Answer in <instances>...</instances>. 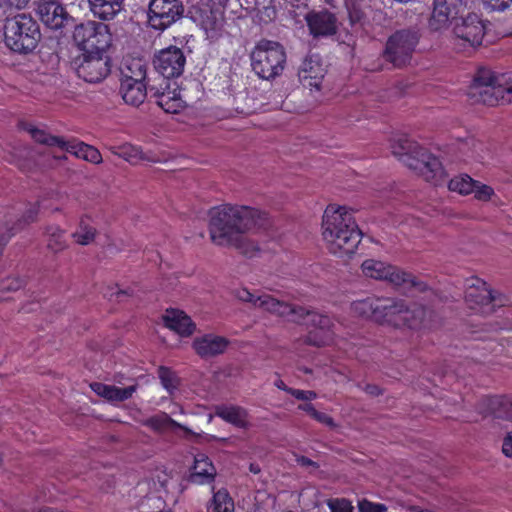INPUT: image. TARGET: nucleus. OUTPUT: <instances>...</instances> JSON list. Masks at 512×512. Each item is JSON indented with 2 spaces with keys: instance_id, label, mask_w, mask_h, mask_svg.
<instances>
[{
  "instance_id": "51",
  "label": "nucleus",
  "mask_w": 512,
  "mask_h": 512,
  "mask_svg": "<svg viewBox=\"0 0 512 512\" xmlns=\"http://www.w3.org/2000/svg\"><path fill=\"white\" fill-rule=\"evenodd\" d=\"M259 294H253L251 293L250 291H248L247 289L245 288H241V289H238L235 291V296L240 300V301H243V302H247V303H250L252 304L253 307L256 308L257 306V296Z\"/></svg>"
},
{
  "instance_id": "52",
  "label": "nucleus",
  "mask_w": 512,
  "mask_h": 512,
  "mask_svg": "<svg viewBox=\"0 0 512 512\" xmlns=\"http://www.w3.org/2000/svg\"><path fill=\"white\" fill-rule=\"evenodd\" d=\"M483 3L493 11H504L512 5V0H483Z\"/></svg>"
},
{
  "instance_id": "4",
  "label": "nucleus",
  "mask_w": 512,
  "mask_h": 512,
  "mask_svg": "<svg viewBox=\"0 0 512 512\" xmlns=\"http://www.w3.org/2000/svg\"><path fill=\"white\" fill-rule=\"evenodd\" d=\"M3 31L5 45L20 54L34 51L41 40L38 23L25 13L6 18Z\"/></svg>"
},
{
  "instance_id": "57",
  "label": "nucleus",
  "mask_w": 512,
  "mask_h": 512,
  "mask_svg": "<svg viewBox=\"0 0 512 512\" xmlns=\"http://www.w3.org/2000/svg\"><path fill=\"white\" fill-rule=\"evenodd\" d=\"M23 285V280L19 278L6 279L2 284V289L7 291H17Z\"/></svg>"
},
{
  "instance_id": "16",
  "label": "nucleus",
  "mask_w": 512,
  "mask_h": 512,
  "mask_svg": "<svg viewBox=\"0 0 512 512\" xmlns=\"http://www.w3.org/2000/svg\"><path fill=\"white\" fill-rule=\"evenodd\" d=\"M37 13L41 22L52 30L62 29L69 21L65 8L55 0H40Z\"/></svg>"
},
{
  "instance_id": "3",
  "label": "nucleus",
  "mask_w": 512,
  "mask_h": 512,
  "mask_svg": "<svg viewBox=\"0 0 512 512\" xmlns=\"http://www.w3.org/2000/svg\"><path fill=\"white\" fill-rule=\"evenodd\" d=\"M469 96L490 106L512 103V71L496 74L479 70L469 87Z\"/></svg>"
},
{
  "instance_id": "19",
  "label": "nucleus",
  "mask_w": 512,
  "mask_h": 512,
  "mask_svg": "<svg viewBox=\"0 0 512 512\" xmlns=\"http://www.w3.org/2000/svg\"><path fill=\"white\" fill-rule=\"evenodd\" d=\"M458 10L455 3H448L447 0H435L431 17L429 19V28L432 31L441 32L447 29L450 24L457 20Z\"/></svg>"
},
{
  "instance_id": "1",
  "label": "nucleus",
  "mask_w": 512,
  "mask_h": 512,
  "mask_svg": "<svg viewBox=\"0 0 512 512\" xmlns=\"http://www.w3.org/2000/svg\"><path fill=\"white\" fill-rule=\"evenodd\" d=\"M209 234L218 246L234 247L252 256L257 250L246 234L253 229H267L271 221L266 212L242 205L224 204L209 210Z\"/></svg>"
},
{
  "instance_id": "20",
  "label": "nucleus",
  "mask_w": 512,
  "mask_h": 512,
  "mask_svg": "<svg viewBox=\"0 0 512 512\" xmlns=\"http://www.w3.org/2000/svg\"><path fill=\"white\" fill-rule=\"evenodd\" d=\"M305 20L314 36H329L337 31V19L328 10L311 11L305 16Z\"/></svg>"
},
{
  "instance_id": "10",
  "label": "nucleus",
  "mask_w": 512,
  "mask_h": 512,
  "mask_svg": "<svg viewBox=\"0 0 512 512\" xmlns=\"http://www.w3.org/2000/svg\"><path fill=\"white\" fill-rule=\"evenodd\" d=\"M465 302L470 309L484 315H489L496 307L504 305L501 295L495 294L486 282L477 277L466 281Z\"/></svg>"
},
{
  "instance_id": "43",
  "label": "nucleus",
  "mask_w": 512,
  "mask_h": 512,
  "mask_svg": "<svg viewBox=\"0 0 512 512\" xmlns=\"http://www.w3.org/2000/svg\"><path fill=\"white\" fill-rule=\"evenodd\" d=\"M113 154L122 160H143L144 158L140 148L131 144H123L119 147H116L113 151Z\"/></svg>"
},
{
  "instance_id": "24",
  "label": "nucleus",
  "mask_w": 512,
  "mask_h": 512,
  "mask_svg": "<svg viewBox=\"0 0 512 512\" xmlns=\"http://www.w3.org/2000/svg\"><path fill=\"white\" fill-rule=\"evenodd\" d=\"M408 168L435 186L442 185L447 179L442 162H409Z\"/></svg>"
},
{
  "instance_id": "9",
  "label": "nucleus",
  "mask_w": 512,
  "mask_h": 512,
  "mask_svg": "<svg viewBox=\"0 0 512 512\" xmlns=\"http://www.w3.org/2000/svg\"><path fill=\"white\" fill-rule=\"evenodd\" d=\"M452 32L454 48L465 52L481 45L486 27L477 14L469 13L466 17L457 18Z\"/></svg>"
},
{
  "instance_id": "2",
  "label": "nucleus",
  "mask_w": 512,
  "mask_h": 512,
  "mask_svg": "<svg viewBox=\"0 0 512 512\" xmlns=\"http://www.w3.org/2000/svg\"><path fill=\"white\" fill-rule=\"evenodd\" d=\"M322 235L329 251L339 257L352 255L361 242L362 232L346 206L330 204L324 211Z\"/></svg>"
},
{
  "instance_id": "6",
  "label": "nucleus",
  "mask_w": 512,
  "mask_h": 512,
  "mask_svg": "<svg viewBox=\"0 0 512 512\" xmlns=\"http://www.w3.org/2000/svg\"><path fill=\"white\" fill-rule=\"evenodd\" d=\"M23 129L35 142L49 147H57L59 151L65 152L71 157L79 160H102L99 150L84 142L76 139L66 141L62 137L51 135L45 128L33 124H26Z\"/></svg>"
},
{
  "instance_id": "37",
  "label": "nucleus",
  "mask_w": 512,
  "mask_h": 512,
  "mask_svg": "<svg viewBox=\"0 0 512 512\" xmlns=\"http://www.w3.org/2000/svg\"><path fill=\"white\" fill-rule=\"evenodd\" d=\"M47 248L54 253L66 249L65 230L59 226L51 225L46 228Z\"/></svg>"
},
{
  "instance_id": "55",
  "label": "nucleus",
  "mask_w": 512,
  "mask_h": 512,
  "mask_svg": "<svg viewBox=\"0 0 512 512\" xmlns=\"http://www.w3.org/2000/svg\"><path fill=\"white\" fill-rule=\"evenodd\" d=\"M105 296L109 299L116 298L118 301H122L124 297L130 296L128 290H122L118 287H109L105 292Z\"/></svg>"
},
{
  "instance_id": "18",
  "label": "nucleus",
  "mask_w": 512,
  "mask_h": 512,
  "mask_svg": "<svg viewBox=\"0 0 512 512\" xmlns=\"http://www.w3.org/2000/svg\"><path fill=\"white\" fill-rule=\"evenodd\" d=\"M229 343L227 338L210 333L194 338L192 347L199 357L210 359L223 354Z\"/></svg>"
},
{
  "instance_id": "13",
  "label": "nucleus",
  "mask_w": 512,
  "mask_h": 512,
  "mask_svg": "<svg viewBox=\"0 0 512 512\" xmlns=\"http://www.w3.org/2000/svg\"><path fill=\"white\" fill-rule=\"evenodd\" d=\"M390 149L393 156L407 157L412 160H437L440 156L434 155L430 148L418 141L406 136H395L390 141Z\"/></svg>"
},
{
  "instance_id": "7",
  "label": "nucleus",
  "mask_w": 512,
  "mask_h": 512,
  "mask_svg": "<svg viewBox=\"0 0 512 512\" xmlns=\"http://www.w3.org/2000/svg\"><path fill=\"white\" fill-rule=\"evenodd\" d=\"M73 38L83 54H106L112 44V35L108 26L96 21L77 25Z\"/></svg>"
},
{
  "instance_id": "53",
  "label": "nucleus",
  "mask_w": 512,
  "mask_h": 512,
  "mask_svg": "<svg viewBox=\"0 0 512 512\" xmlns=\"http://www.w3.org/2000/svg\"><path fill=\"white\" fill-rule=\"evenodd\" d=\"M289 394L295 397L298 400L302 401H311L317 397L316 392L312 390H300V389H292L289 390Z\"/></svg>"
},
{
  "instance_id": "5",
  "label": "nucleus",
  "mask_w": 512,
  "mask_h": 512,
  "mask_svg": "<svg viewBox=\"0 0 512 512\" xmlns=\"http://www.w3.org/2000/svg\"><path fill=\"white\" fill-rule=\"evenodd\" d=\"M286 64L284 47L275 41L261 40L251 53L253 71L262 79L270 80L282 74Z\"/></svg>"
},
{
  "instance_id": "60",
  "label": "nucleus",
  "mask_w": 512,
  "mask_h": 512,
  "mask_svg": "<svg viewBox=\"0 0 512 512\" xmlns=\"http://www.w3.org/2000/svg\"><path fill=\"white\" fill-rule=\"evenodd\" d=\"M6 6L21 9L27 5L29 0H2Z\"/></svg>"
},
{
  "instance_id": "12",
  "label": "nucleus",
  "mask_w": 512,
  "mask_h": 512,
  "mask_svg": "<svg viewBox=\"0 0 512 512\" xmlns=\"http://www.w3.org/2000/svg\"><path fill=\"white\" fill-rule=\"evenodd\" d=\"M184 12L181 0H150L148 24L163 31L179 20Z\"/></svg>"
},
{
  "instance_id": "25",
  "label": "nucleus",
  "mask_w": 512,
  "mask_h": 512,
  "mask_svg": "<svg viewBox=\"0 0 512 512\" xmlns=\"http://www.w3.org/2000/svg\"><path fill=\"white\" fill-rule=\"evenodd\" d=\"M163 321L167 328L181 336H190L196 329L191 318L178 309H167L163 315Z\"/></svg>"
},
{
  "instance_id": "27",
  "label": "nucleus",
  "mask_w": 512,
  "mask_h": 512,
  "mask_svg": "<svg viewBox=\"0 0 512 512\" xmlns=\"http://www.w3.org/2000/svg\"><path fill=\"white\" fill-rule=\"evenodd\" d=\"M120 93L126 104L139 106L147 96L146 84L145 82H131V80L121 81Z\"/></svg>"
},
{
  "instance_id": "26",
  "label": "nucleus",
  "mask_w": 512,
  "mask_h": 512,
  "mask_svg": "<svg viewBox=\"0 0 512 512\" xmlns=\"http://www.w3.org/2000/svg\"><path fill=\"white\" fill-rule=\"evenodd\" d=\"M216 470L209 458L204 454H197L194 457V465L188 477L193 484H205L214 480Z\"/></svg>"
},
{
  "instance_id": "28",
  "label": "nucleus",
  "mask_w": 512,
  "mask_h": 512,
  "mask_svg": "<svg viewBox=\"0 0 512 512\" xmlns=\"http://www.w3.org/2000/svg\"><path fill=\"white\" fill-rule=\"evenodd\" d=\"M157 104L166 113H179L185 107V101L182 99L177 88L168 87L166 91L159 93L157 96Z\"/></svg>"
},
{
  "instance_id": "33",
  "label": "nucleus",
  "mask_w": 512,
  "mask_h": 512,
  "mask_svg": "<svg viewBox=\"0 0 512 512\" xmlns=\"http://www.w3.org/2000/svg\"><path fill=\"white\" fill-rule=\"evenodd\" d=\"M257 306L256 308L262 309L263 311L269 312L273 315L282 317L284 316L287 303L285 301L279 300L272 295L261 293L257 296Z\"/></svg>"
},
{
  "instance_id": "15",
  "label": "nucleus",
  "mask_w": 512,
  "mask_h": 512,
  "mask_svg": "<svg viewBox=\"0 0 512 512\" xmlns=\"http://www.w3.org/2000/svg\"><path fill=\"white\" fill-rule=\"evenodd\" d=\"M186 58L182 50L175 46L160 50L154 58L155 69L165 78H174L182 74Z\"/></svg>"
},
{
  "instance_id": "49",
  "label": "nucleus",
  "mask_w": 512,
  "mask_h": 512,
  "mask_svg": "<svg viewBox=\"0 0 512 512\" xmlns=\"http://www.w3.org/2000/svg\"><path fill=\"white\" fill-rule=\"evenodd\" d=\"M359 512H386L387 507L381 503H373L368 500H362L359 502Z\"/></svg>"
},
{
  "instance_id": "42",
  "label": "nucleus",
  "mask_w": 512,
  "mask_h": 512,
  "mask_svg": "<svg viewBox=\"0 0 512 512\" xmlns=\"http://www.w3.org/2000/svg\"><path fill=\"white\" fill-rule=\"evenodd\" d=\"M477 185V181L472 179L469 175L463 174L451 179L448 183V188L451 191L458 192L462 195H468L473 192V187Z\"/></svg>"
},
{
  "instance_id": "23",
  "label": "nucleus",
  "mask_w": 512,
  "mask_h": 512,
  "mask_svg": "<svg viewBox=\"0 0 512 512\" xmlns=\"http://www.w3.org/2000/svg\"><path fill=\"white\" fill-rule=\"evenodd\" d=\"M403 300L394 298L378 297V305L376 306V322L387 323L394 327L399 326L400 314Z\"/></svg>"
},
{
  "instance_id": "46",
  "label": "nucleus",
  "mask_w": 512,
  "mask_h": 512,
  "mask_svg": "<svg viewBox=\"0 0 512 512\" xmlns=\"http://www.w3.org/2000/svg\"><path fill=\"white\" fill-rule=\"evenodd\" d=\"M328 506L331 512H353L351 502L344 498L331 499L328 501Z\"/></svg>"
},
{
  "instance_id": "44",
  "label": "nucleus",
  "mask_w": 512,
  "mask_h": 512,
  "mask_svg": "<svg viewBox=\"0 0 512 512\" xmlns=\"http://www.w3.org/2000/svg\"><path fill=\"white\" fill-rule=\"evenodd\" d=\"M138 388L137 384L130 385L125 388H120L114 385H111L108 401L109 402H123L132 397V395L136 392Z\"/></svg>"
},
{
  "instance_id": "58",
  "label": "nucleus",
  "mask_w": 512,
  "mask_h": 512,
  "mask_svg": "<svg viewBox=\"0 0 512 512\" xmlns=\"http://www.w3.org/2000/svg\"><path fill=\"white\" fill-rule=\"evenodd\" d=\"M502 451L507 457L512 458V432H509L504 438Z\"/></svg>"
},
{
  "instance_id": "17",
  "label": "nucleus",
  "mask_w": 512,
  "mask_h": 512,
  "mask_svg": "<svg viewBox=\"0 0 512 512\" xmlns=\"http://www.w3.org/2000/svg\"><path fill=\"white\" fill-rule=\"evenodd\" d=\"M325 68L318 55L306 57L299 69V79L304 87L320 90L325 75Z\"/></svg>"
},
{
  "instance_id": "36",
  "label": "nucleus",
  "mask_w": 512,
  "mask_h": 512,
  "mask_svg": "<svg viewBox=\"0 0 512 512\" xmlns=\"http://www.w3.org/2000/svg\"><path fill=\"white\" fill-rule=\"evenodd\" d=\"M312 309L311 307L287 303L283 318L296 324L309 325Z\"/></svg>"
},
{
  "instance_id": "63",
  "label": "nucleus",
  "mask_w": 512,
  "mask_h": 512,
  "mask_svg": "<svg viewBox=\"0 0 512 512\" xmlns=\"http://www.w3.org/2000/svg\"><path fill=\"white\" fill-rule=\"evenodd\" d=\"M275 386L281 390L286 391L289 394V390L293 388L288 387L281 379L275 381Z\"/></svg>"
},
{
  "instance_id": "30",
  "label": "nucleus",
  "mask_w": 512,
  "mask_h": 512,
  "mask_svg": "<svg viewBox=\"0 0 512 512\" xmlns=\"http://www.w3.org/2000/svg\"><path fill=\"white\" fill-rule=\"evenodd\" d=\"M146 72L147 67L142 59H127L121 68V81L145 82Z\"/></svg>"
},
{
  "instance_id": "54",
  "label": "nucleus",
  "mask_w": 512,
  "mask_h": 512,
  "mask_svg": "<svg viewBox=\"0 0 512 512\" xmlns=\"http://www.w3.org/2000/svg\"><path fill=\"white\" fill-rule=\"evenodd\" d=\"M90 387L98 396H101L108 401L111 385L94 382L90 385Z\"/></svg>"
},
{
  "instance_id": "11",
  "label": "nucleus",
  "mask_w": 512,
  "mask_h": 512,
  "mask_svg": "<svg viewBox=\"0 0 512 512\" xmlns=\"http://www.w3.org/2000/svg\"><path fill=\"white\" fill-rule=\"evenodd\" d=\"M417 43L418 36L415 32L397 31L388 39L384 56L394 66L402 67L409 63Z\"/></svg>"
},
{
  "instance_id": "32",
  "label": "nucleus",
  "mask_w": 512,
  "mask_h": 512,
  "mask_svg": "<svg viewBox=\"0 0 512 512\" xmlns=\"http://www.w3.org/2000/svg\"><path fill=\"white\" fill-rule=\"evenodd\" d=\"M425 316V310L422 307L409 308L403 301L399 326L408 327L410 329H418L422 326L423 318Z\"/></svg>"
},
{
  "instance_id": "62",
  "label": "nucleus",
  "mask_w": 512,
  "mask_h": 512,
  "mask_svg": "<svg viewBox=\"0 0 512 512\" xmlns=\"http://www.w3.org/2000/svg\"><path fill=\"white\" fill-rule=\"evenodd\" d=\"M298 409L308 413L311 417H313L314 413L316 412L315 407L310 403L300 404Z\"/></svg>"
},
{
  "instance_id": "38",
  "label": "nucleus",
  "mask_w": 512,
  "mask_h": 512,
  "mask_svg": "<svg viewBox=\"0 0 512 512\" xmlns=\"http://www.w3.org/2000/svg\"><path fill=\"white\" fill-rule=\"evenodd\" d=\"M96 234V228L89 224L87 218L83 217L80 219L78 229L72 234V237L76 243L85 246L91 244L94 241Z\"/></svg>"
},
{
  "instance_id": "35",
  "label": "nucleus",
  "mask_w": 512,
  "mask_h": 512,
  "mask_svg": "<svg viewBox=\"0 0 512 512\" xmlns=\"http://www.w3.org/2000/svg\"><path fill=\"white\" fill-rule=\"evenodd\" d=\"M378 297H367L354 301L351 304V311L354 315L364 318H371L376 321V306Z\"/></svg>"
},
{
  "instance_id": "50",
  "label": "nucleus",
  "mask_w": 512,
  "mask_h": 512,
  "mask_svg": "<svg viewBox=\"0 0 512 512\" xmlns=\"http://www.w3.org/2000/svg\"><path fill=\"white\" fill-rule=\"evenodd\" d=\"M12 236L13 232H11L8 222L0 220V255L3 253L4 247Z\"/></svg>"
},
{
  "instance_id": "56",
  "label": "nucleus",
  "mask_w": 512,
  "mask_h": 512,
  "mask_svg": "<svg viewBox=\"0 0 512 512\" xmlns=\"http://www.w3.org/2000/svg\"><path fill=\"white\" fill-rule=\"evenodd\" d=\"M312 418L315 419L316 421H318L319 423L324 424L330 428H335L337 426L332 417H330L326 413L319 412L317 410L314 413Z\"/></svg>"
},
{
  "instance_id": "40",
  "label": "nucleus",
  "mask_w": 512,
  "mask_h": 512,
  "mask_svg": "<svg viewBox=\"0 0 512 512\" xmlns=\"http://www.w3.org/2000/svg\"><path fill=\"white\" fill-rule=\"evenodd\" d=\"M346 8L352 25H364L366 17V0H346Z\"/></svg>"
},
{
  "instance_id": "39",
  "label": "nucleus",
  "mask_w": 512,
  "mask_h": 512,
  "mask_svg": "<svg viewBox=\"0 0 512 512\" xmlns=\"http://www.w3.org/2000/svg\"><path fill=\"white\" fill-rule=\"evenodd\" d=\"M145 425L157 432H163L174 428L187 430V428L173 420L170 416H168L165 413L147 419L145 421Z\"/></svg>"
},
{
  "instance_id": "41",
  "label": "nucleus",
  "mask_w": 512,
  "mask_h": 512,
  "mask_svg": "<svg viewBox=\"0 0 512 512\" xmlns=\"http://www.w3.org/2000/svg\"><path fill=\"white\" fill-rule=\"evenodd\" d=\"M43 200L37 201L35 204L29 205V207L26 209L24 214L17 220V222L13 226H9L11 229V232H13V235L17 232L22 230L25 226L29 225L30 223H33L37 220V215L39 212V208L42 206L43 208H48V206H44Z\"/></svg>"
},
{
  "instance_id": "59",
  "label": "nucleus",
  "mask_w": 512,
  "mask_h": 512,
  "mask_svg": "<svg viewBox=\"0 0 512 512\" xmlns=\"http://www.w3.org/2000/svg\"><path fill=\"white\" fill-rule=\"evenodd\" d=\"M363 390L371 396H379L382 394V390L375 384H366Z\"/></svg>"
},
{
  "instance_id": "31",
  "label": "nucleus",
  "mask_w": 512,
  "mask_h": 512,
  "mask_svg": "<svg viewBox=\"0 0 512 512\" xmlns=\"http://www.w3.org/2000/svg\"><path fill=\"white\" fill-rule=\"evenodd\" d=\"M215 413L224 421L238 428H246L248 426L247 411L242 407L221 405L216 408Z\"/></svg>"
},
{
  "instance_id": "29",
  "label": "nucleus",
  "mask_w": 512,
  "mask_h": 512,
  "mask_svg": "<svg viewBox=\"0 0 512 512\" xmlns=\"http://www.w3.org/2000/svg\"><path fill=\"white\" fill-rule=\"evenodd\" d=\"M92 13L104 20L112 19L123 7L124 0H88Z\"/></svg>"
},
{
  "instance_id": "45",
  "label": "nucleus",
  "mask_w": 512,
  "mask_h": 512,
  "mask_svg": "<svg viewBox=\"0 0 512 512\" xmlns=\"http://www.w3.org/2000/svg\"><path fill=\"white\" fill-rule=\"evenodd\" d=\"M158 375H159V378L161 380L163 387L166 390L172 391L173 389L177 388L178 379H177V376L175 375V373L171 369L161 366L158 369Z\"/></svg>"
},
{
  "instance_id": "47",
  "label": "nucleus",
  "mask_w": 512,
  "mask_h": 512,
  "mask_svg": "<svg viewBox=\"0 0 512 512\" xmlns=\"http://www.w3.org/2000/svg\"><path fill=\"white\" fill-rule=\"evenodd\" d=\"M472 193H474L475 197L478 200L488 201L493 195V189L490 186L481 184L480 182L477 181V185L473 187Z\"/></svg>"
},
{
  "instance_id": "61",
  "label": "nucleus",
  "mask_w": 512,
  "mask_h": 512,
  "mask_svg": "<svg viewBox=\"0 0 512 512\" xmlns=\"http://www.w3.org/2000/svg\"><path fill=\"white\" fill-rule=\"evenodd\" d=\"M297 464L301 466H312L314 468H318V465L316 462L312 461L311 459L305 457V456H297L296 457Z\"/></svg>"
},
{
  "instance_id": "48",
  "label": "nucleus",
  "mask_w": 512,
  "mask_h": 512,
  "mask_svg": "<svg viewBox=\"0 0 512 512\" xmlns=\"http://www.w3.org/2000/svg\"><path fill=\"white\" fill-rule=\"evenodd\" d=\"M152 483H153L155 491L159 493L157 498H162V494H161L162 492L165 494H167L169 492L170 480L166 474L158 475L157 481L153 479Z\"/></svg>"
},
{
  "instance_id": "14",
  "label": "nucleus",
  "mask_w": 512,
  "mask_h": 512,
  "mask_svg": "<svg viewBox=\"0 0 512 512\" xmlns=\"http://www.w3.org/2000/svg\"><path fill=\"white\" fill-rule=\"evenodd\" d=\"M76 72L86 82H100L110 72V59L106 54H82V60L78 64Z\"/></svg>"
},
{
  "instance_id": "21",
  "label": "nucleus",
  "mask_w": 512,
  "mask_h": 512,
  "mask_svg": "<svg viewBox=\"0 0 512 512\" xmlns=\"http://www.w3.org/2000/svg\"><path fill=\"white\" fill-rule=\"evenodd\" d=\"M308 326H312L314 328L319 329L320 331L323 332L324 335L318 338L316 334L310 332L305 338L306 344L321 347L326 345L328 341L331 340L334 323L329 315L319 313L315 309H312Z\"/></svg>"
},
{
  "instance_id": "22",
  "label": "nucleus",
  "mask_w": 512,
  "mask_h": 512,
  "mask_svg": "<svg viewBox=\"0 0 512 512\" xmlns=\"http://www.w3.org/2000/svg\"><path fill=\"white\" fill-rule=\"evenodd\" d=\"M480 412L512 421V397L491 396L481 399Z\"/></svg>"
},
{
  "instance_id": "34",
  "label": "nucleus",
  "mask_w": 512,
  "mask_h": 512,
  "mask_svg": "<svg viewBox=\"0 0 512 512\" xmlns=\"http://www.w3.org/2000/svg\"><path fill=\"white\" fill-rule=\"evenodd\" d=\"M207 512H235L234 501L225 489L214 492L207 505Z\"/></svg>"
},
{
  "instance_id": "8",
  "label": "nucleus",
  "mask_w": 512,
  "mask_h": 512,
  "mask_svg": "<svg viewBox=\"0 0 512 512\" xmlns=\"http://www.w3.org/2000/svg\"><path fill=\"white\" fill-rule=\"evenodd\" d=\"M361 268L363 274L367 277L376 280H386L391 284L403 287L404 289H414L419 292H424L427 289V285L418 280L412 274L406 273L395 266L378 260H365L362 263Z\"/></svg>"
},
{
  "instance_id": "64",
  "label": "nucleus",
  "mask_w": 512,
  "mask_h": 512,
  "mask_svg": "<svg viewBox=\"0 0 512 512\" xmlns=\"http://www.w3.org/2000/svg\"><path fill=\"white\" fill-rule=\"evenodd\" d=\"M409 511L410 512H433L431 510H428V509H422L421 507L419 506H411L409 508Z\"/></svg>"
}]
</instances>
